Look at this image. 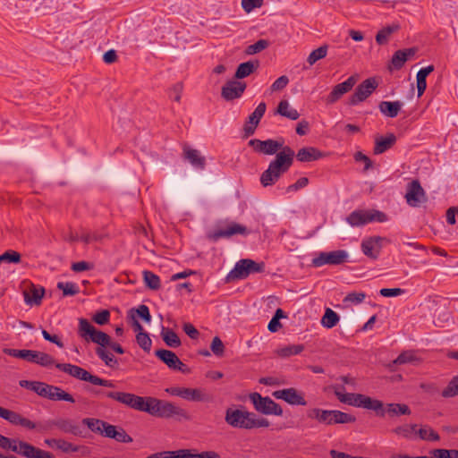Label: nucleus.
I'll return each mask as SVG.
<instances>
[{"mask_svg": "<svg viewBox=\"0 0 458 458\" xmlns=\"http://www.w3.org/2000/svg\"><path fill=\"white\" fill-rule=\"evenodd\" d=\"M378 87V81L375 77L363 81L357 86L354 93L349 98L348 105L354 106L365 101Z\"/></svg>", "mask_w": 458, "mask_h": 458, "instance_id": "obj_7", "label": "nucleus"}, {"mask_svg": "<svg viewBox=\"0 0 458 458\" xmlns=\"http://www.w3.org/2000/svg\"><path fill=\"white\" fill-rule=\"evenodd\" d=\"M82 424L86 425L92 432L101 435L105 421L95 418H85L82 420Z\"/></svg>", "mask_w": 458, "mask_h": 458, "instance_id": "obj_50", "label": "nucleus"}, {"mask_svg": "<svg viewBox=\"0 0 458 458\" xmlns=\"http://www.w3.org/2000/svg\"><path fill=\"white\" fill-rule=\"evenodd\" d=\"M27 458H55L50 452L42 450L31 445Z\"/></svg>", "mask_w": 458, "mask_h": 458, "instance_id": "obj_55", "label": "nucleus"}, {"mask_svg": "<svg viewBox=\"0 0 458 458\" xmlns=\"http://www.w3.org/2000/svg\"><path fill=\"white\" fill-rule=\"evenodd\" d=\"M294 156V151L289 146L284 147L283 151L277 153L276 158L269 163L267 169L261 174V184L267 187L276 183L292 166Z\"/></svg>", "mask_w": 458, "mask_h": 458, "instance_id": "obj_2", "label": "nucleus"}, {"mask_svg": "<svg viewBox=\"0 0 458 458\" xmlns=\"http://www.w3.org/2000/svg\"><path fill=\"white\" fill-rule=\"evenodd\" d=\"M35 364H38L45 368H50L53 366L55 367L56 363L55 359L50 354L38 351Z\"/></svg>", "mask_w": 458, "mask_h": 458, "instance_id": "obj_52", "label": "nucleus"}, {"mask_svg": "<svg viewBox=\"0 0 458 458\" xmlns=\"http://www.w3.org/2000/svg\"><path fill=\"white\" fill-rule=\"evenodd\" d=\"M210 349L217 357H222L225 352V346L222 340L218 336H215L212 340Z\"/></svg>", "mask_w": 458, "mask_h": 458, "instance_id": "obj_59", "label": "nucleus"}, {"mask_svg": "<svg viewBox=\"0 0 458 458\" xmlns=\"http://www.w3.org/2000/svg\"><path fill=\"white\" fill-rule=\"evenodd\" d=\"M99 394H102L107 398L115 400L130 408H132L137 411H141L144 397L135 395L131 393H125V392H105V391H99Z\"/></svg>", "mask_w": 458, "mask_h": 458, "instance_id": "obj_9", "label": "nucleus"}, {"mask_svg": "<svg viewBox=\"0 0 458 458\" xmlns=\"http://www.w3.org/2000/svg\"><path fill=\"white\" fill-rule=\"evenodd\" d=\"M276 113L293 121L300 117L298 111L291 107L287 100H281L279 102Z\"/></svg>", "mask_w": 458, "mask_h": 458, "instance_id": "obj_36", "label": "nucleus"}, {"mask_svg": "<svg viewBox=\"0 0 458 458\" xmlns=\"http://www.w3.org/2000/svg\"><path fill=\"white\" fill-rule=\"evenodd\" d=\"M357 78L350 76L346 81L335 85L331 92L326 97L325 102L327 105H333L340 100L344 94L349 92L356 84Z\"/></svg>", "mask_w": 458, "mask_h": 458, "instance_id": "obj_15", "label": "nucleus"}, {"mask_svg": "<svg viewBox=\"0 0 458 458\" xmlns=\"http://www.w3.org/2000/svg\"><path fill=\"white\" fill-rule=\"evenodd\" d=\"M404 198L407 204L413 208L420 207L427 200L425 191L418 180H412L408 183Z\"/></svg>", "mask_w": 458, "mask_h": 458, "instance_id": "obj_13", "label": "nucleus"}, {"mask_svg": "<svg viewBox=\"0 0 458 458\" xmlns=\"http://www.w3.org/2000/svg\"><path fill=\"white\" fill-rule=\"evenodd\" d=\"M250 400L251 401L255 410L265 415H276L282 416V407L273 401L270 397H263L259 393H252L250 394Z\"/></svg>", "mask_w": 458, "mask_h": 458, "instance_id": "obj_5", "label": "nucleus"}, {"mask_svg": "<svg viewBox=\"0 0 458 458\" xmlns=\"http://www.w3.org/2000/svg\"><path fill=\"white\" fill-rule=\"evenodd\" d=\"M417 428V424H404L394 428L393 432L406 439H412L413 437L416 436Z\"/></svg>", "mask_w": 458, "mask_h": 458, "instance_id": "obj_41", "label": "nucleus"}, {"mask_svg": "<svg viewBox=\"0 0 458 458\" xmlns=\"http://www.w3.org/2000/svg\"><path fill=\"white\" fill-rule=\"evenodd\" d=\"M5 352L14 358L22 359L31 363L36 362L38 351L27 350V349H7Z\"/></svg>", "mask_w": 458, "mask_h": 458, "instance_id": "obj_34", "label": "nucleus"}, {"mask_svg": "<svg viewBox=\"0 0 458 458\" xmlns=\"http://www.w3.org/2000/svg\"><path fill=\"white\" fill-rule=\"evenodd\" d=\"M264 0H242V6L247 13L251 12L255 8L261 7Z\"/></svg>", "mask_w": 458, "mask_h": 458, "instance_id": "obj_61", "label": "nucleus"}, {"mask_svg": "<svg viewBox=\"0 0 458 458\" xmlns=\"http://www.w3.org/2000/svg\"><path fill=\"white\" fill-rule=\"evenodd\" d=\"M143 281L148 288L150 290H158L161 286L160 278L157 275L151 271H143Z\"/></svg>", "mask_w": 458, "mask_h": 458, "instance_id": "obj_44", "label": "nucleus"}, {"mask_svg": "<svg viewBox=\"0 0 458 458\" xmlns=\"http://www.w3.org/2000/svg\"><path fill=\"white\" fill-rule=\"evenodd\" d=\"M135 315V318L137 317L140 318L142 320H144L146 323H150L151 321V315L149 312V309L147 305L141 304L138 306V308L131 309L129 310L128 316Z\"/></svg>", "mask_w": 458, "mask_h": 458, "instance_id": "obj_46", "label": "nucleus"}, {"mask_svg": "<svg viewBox=\"0 0 458 458\" xmlns=\"http://www.w3.org/2000/svg\"><path fill=\"white\" fill-rule=\"evenodd\" d=\"M379 293L384 297H395L403 294L404 290L401 288H382Z\"/></svg>", "mask_w": 458, "mask_h": 458, "instance_id": "obj_63", "label": "nucleus"}, {"mask_svg": "<svg viewBox=\"0 0 458 458\" xmlns=\"http://www.w3.org/2000/svg\"><path fill=\"white\" fill-rule=\"evenodd\" d=\"M416 436L424 441H438L439 435L429 426L423 425L420 428H417Z\"/></svg>", "mask_w": 458, "mask_h": 458, "instance_id": "obj_40", "label": "nucleus"}, {"mask_svg": "<svg viewBox=\"0 0 458 458\" xmlns=\"http://www.w3.org/2000/svg\"><path fill=\"white\" fill-rule=\"evenodd\" d=\"M383 241L385 238L380 236L364 239L360 245L363 254L371 259H377L380 254Z\"/></svg>", "mask_w": 458, "mask_h": 458, "instance_id": "obj_20", "label": "nucleus"}, {"mask_svg": "<svg viewBox=\"0 0 458 458\" xmlns=\"http://www.w3.org/2000/svg\"><path fill=\"white\" fill-rule=\"evenodd\" d=\"M403 103L402 101H381L378 105L380 113L389 118H394L401 111Z\"/></svg>", "mask_w": 458, "mask_h": 458, "instance_id": "obj_27", "label": "nucleus"}, {"mask_svg": "<svg viewBox=\"0 0 458 458\" xmlns=\"http://www.w3.org/2000/svg\"><path fill=\"white\" fill-rule=\"evenodd\" d=\"M182 398L190 402L209 403L213 400L211 394L207 393L204 388L183 387Z\"/></svg>", "mask_w": 458, "mask_h": 458, "instance_id": "obj_21", "label": "nucleus"}, {"mask_svg": "<svg viewBox=\"0 0 458 458\" xmlns=\"http://www.w3.org/2000/svg\"><path fill=\"white\" fill-rule=\"evenodd\" d=\"M183 156L195 168L204 169L206 165V159L200 155V152L197 149L190 147L183 148Z\"/></svg>", "mask_w": 458, "mask_h": 458, "instance_id": "obj_28", "label": "nucleus"}, {"mask_svg": "<svg viewBox=\"0 0 458 458\" xmlns=\"http://www.w3.org/2000/svg\"><path fill=\"white\" fill-rule=\"evenodd\" d=\"M52 427H56L64 433L72 434L74 436H80L81 431L80 427L75 425L69 419H57L51 421L47 422L44 426H40V430H48Z\"/></svg>", "mask_w": 458, "mask_h": 458, "instance_id": "obj_18", "label": "nucleus"}, {"mask_svg": "<svg viewBox=\"0 0 458 458\" xmlns=\"http://www.w3.org/2000/svg\"><path fill=\"white\" fill-rule=\"evenodd\" d=\"M46 398L52 401H65L72 403L75 402L72 394L66 393L59 386L52 385L49 386Z\"/></svg>", "mask_w": 458, "mask_h": 458, "instance_id": "obj_31", "label": "nucleus"}, {"mask_svg": "<svg viewBox=\"0 0 458 458\" xmlns=\"http://www.w3.org/2000/svg\"><path fill=\"white\" fill-rule=\"evenodd\" d=\"M160 335L163 341L168 347L177 348L182 344L177 334L168 327H162Z\"/></svg>", "mask_w": 458, "mask_h": 458, "instance_id": "obj_35", "label": "nucleus"}, {"mask_svg": "<svg viewBox=\"0 0 458 458\" xmlns=\"http://www.w3.org/2000/svg\"><path fill=\"white\" fill-rule=\"evenodd\" d=\"M385 411L391 417L400 415H410L411 413L410 407L405 403H387L385 408Z\"/></svg>", "mask_w": 458, "mask_h": 458, "instance_id": "obj_38", "label": "nucleus"}, {"mask_svg": "<svg viewBox=\"0 0 458 458\" xmlns=\"http://www.w3.org/2000/svg\"><path fill=\"white\" fill-rule=\"evenodd\" d=\"M165 401L159 400L154 397L144 398L143 405L140 411H145L152 416H162L163 408Z\"/></svg>", "mask_w": 458, "mask_h": 458, "instance_id": "obj_26", "label": "nucleus"}, {"mask_svg": "<svg viewBox=\"0 0 458 458\" xmlns=\"http://www.w3.org/2000/svg\"><path fill=\"white\" fill-rule=\"evenodd\" d=\"M273 396L284 400L291 405L305 406L307 404L303 394L293 387L275 391Z\"/></svg>", "mask_w": 458, "mask_h": 458, "instance_id": "obj_17", "label": "nucleus"}, {"mask_svg": "<svg viewBox=\"0 0 458 458\" xmlns=\"http://www.w3.org/2000/svg\"><path fill=\"white\" fill-rule=\"evenodd\" d=\"M20 261L21 254L15 250H7L0 255V264L3 262L19 263Z\"/></svg>", "mask_w": 458, "mask_h": 458, "instance_id": "obj_56", "label": "nucleus"}, {"mask_svg": "<svg viewBox=\"0 0 458 458\" xmlns=\"http://www.w3.org/2000/svg\"><path fill=\"white\" fill-rule=\"evenodd\" d=\"M431 454L436 458H458V450L456 449H434Z\"/></svg>", "mask_w": 458, "mask_h": 458, "instance_id": "obj_54", "label": "nucleus"}, {"mask_svg": "<svg viewBox=\"0 0 458 458\" xmlns=\"http://www.w3.org/2000/svg\"><path fill=\"white\" fill-rule=\"evenodd\" d=\"M250 233V230L240 224L237 223H230L226 227L220 228L217 230H215L214 232L208 233V237L209 240L213 242H216L221 238H230L233 235L235 234H241V235H248Z\"/></svg>", "mask_w": 458, "mask_h": 458, "instance_id": "obj_14", "label": "nucleus"}, {"mask_svg": "<svg viewBox=\"0 0 458 458\" xmlns=\"http://www.w3.org/2000/svg\"><path fill=\"white\" fill-rule=\"evenodd\" d=\"M269 43L266 39H259L252 45L247 47L245 52L247 55H254L261 52L268 47Z\"/></svg>", "mask_w": 458, "mask_h": 458, "instance_id": "obj_53", "label": "nucleus"}, {"mask_svg": "<svg viewBox=\"0 0 458 458\" xmlns=\"http://www.w3.org/2000/svg\"><path fill=\"white\" fill-rule=\"evenodd\" d=\"M303 350L304 346L302 344H293L278 348L276 351V353L282 358H287L292 355H297L301 353Z\"/></svg>", "mask_w": 458, "mask_h": 458, "instance_id": "obj_43", "label": "nucleus"}, {"mask_svg": "<svg viewBox=\"0 0 458 458\" xmlns=\"http://www.w3.org/2000/svg\"><path fill=\"white\" fill-rule=\"evenodd\" d=\"M161 418H174L178 420H190V415L186 410L174 404L173 403L165 401Z\"/></svg>", "mask_w": 458, "mask_h": 458, "instance_id": "obj_25", "label": "nucleus"}, {"mask_svg": "<svg viewBox=\"0 0 458 458\" xmlns=\"http://www.w3.org/2000/svg\"><path fill=\"white\" fill-rule=\"evenodd\" d=\"M323 153L314 147H305L296 154V158L300 162H311L323 157Z\"/></svg>", "mask_w": 458, "mask_h": 458, "instance_id": "obj_29", "label": "nucleus"}, {"mask_svg": "<svg viewBox=\"0 0 458 458\" xmlns=\"http://www.w3.org/2000/svg\"><path fill=\"white\" fill-rule=\"evenodd\" d=\"M417 53L416 47H410L405 49L397 50L394 53L391 59L390 69L400 70L407 60L413 57Z\"/></svg>", "mask_w": 458, "mask_h": 458, "instance_id": "obj_23", "label": "nucleus"}, {"mask_svg": "<svg viewBox=\"0 0 458 458\" xmlns=\"http://www.w3.org/2000/svg\"><path fill=\"white\" fill-rule=\"evenodd\" d=\"M339 315L330 308H327L321 318V325L326 328H333L339 322Z\"/></svg>", "mask_w": 458, "mask_h": 458, "instance_id": "obj_42", "label": "nucleus"}, {"mask_svg": "<svg viewBox=\"0 0 458 458\" xmlns=\"http://www.w3.org/2000/svg\"><path fill=\"white\" fill-rule=\"evenodd\" d=\"M416 360L417 358L412 352H403L394 360V363L402 365L405 363H413Z\"/></svg>", "mask_w": 458, "mask_h": 458, "instance_id": "obj_58", "label": "nucleus"}, {"mask_svg": "<svg viewBox=\"0 0 458 458\" xmlns=\"http://www.w3.org/2000/svg\"><path fill=\"white\" fill-rule=\"evenodd\" d=\"M248 144L254 149L255 152L269 156L279 153L278 150H283V148L285 147L284 146V140L283 138L278 140L268 139L266 140L252 139L249 141Z\"/></svg>", "mask_w": 458, "mask_h": 458, "instance_id": "obj_8", "label": "nucleus"}, {"mask_svg": "<svg viewBox=\"0 0 458 458\" xmlns=\"http://www.w3.org/2000/svg\"><path fill=\"white\" fill-rule=\"evenodd\" d=\"M396 141L394 133L387 134L386 137H377L375 140L374 154L379 155L391 148Z\"/></svg>", "mask_w": 458, "mask_h": 458, "instance_id": "obj_30", "label": "nucleus"}, {"mask_svg": "<svg viewBox=\"0 0 458 458\" xmlns=\"http://www.w3.org/2000/svg\"><path fill=\"white\" fill-rule=\"evenodd\" d=\"M348 252L344 250H337L329 252H320L312 259V265L319 267L324 265H341L348 261Z\"/></svg>", "mask_w": 458, "mask_h": 458, "instance_id": "obj_10", "label": "nucleus"}, {"mask_svg": "<svg viewBox=\"0 0 458 458\" xmlns=\"http://www.w3.org/2000/svg\"><path fill=\"white\" fill-rule=\"evenodd\" d=\"M400 29L401 26L397 22H394L390 25L382 28L380 30L377 31L376 35V42L380 46L386 44L388 42L390 36L393 33L397 32Z\"/></svg>", "mask_w": 458, "mask_h": 458, "instance_id": "obj_32", "label": "nucleus"}, {"mask_svg": "<svg viewBox=\"0 0 458 458\" xmlns=\"http://www.w3.org/2000/svg\"><path fill=\"white\" fill-rule=\"evenodd\" d=\"M109 319L110 312L108 310H101L96 312L92 317V320L100 326L107 324L109 322Z\"/></svg>", "mask_w": 458, "mask_h": 458, "instance_id": "obj_57", "label": "nucleus"}, {"mask_svg": "<svg viewBox=\"0 0 458 458\" xmlns=\"http://www.w3.org/2000/svg\"><path fill=\"white\" fill-rule=\"evenodd\" d=\"M364 409L374 411L377 415L380 417H384L386 414L384 403L381 401L372 399L369 396H367Z\"/></svg>", "mask_w": 458, "mask_h": 458, "instance_id": "obj_45", "label": "nucleus"}, {"mask_svg": "<svg viewBox=\"0 0 458 458\" xmlns=\"http://www.w3.org/2000/svg\"><path fill=\"white\" fill-rule=\"evenodd\" d=\"M327 46L323 45L319 47L318 48L313 50L308 56L307 62L311 66L318 60H321L327 56Z\"/></svg>", "mask_w": 458, "mask_h": 458, "instance_id": "obj_49", "label": "nucleus"}, {"mask_svg": "<svg viewBox=\"0 0 458 458\" xmlns=\"http://www.w3.org/2000/svg\"><path fill=\"white\" fill-rule=\"evenodd\" d=\"M356 421V418L349 413L338 410L321 409L319 423L325 426L334 424H346Z\"/></svg>", "mask_w": 458, "mask_h": 458, "instance_id": "obj_11", "label": "nucleus"}, {"mask_svg": "<svg viewBox=\"0 0 458 458\" xmlns=\"http://www.w3.org/2000/svg\"><path fill=\"white\" fill-rule=\"evenodd\" d=\"M49 386H50V385H48V384L36 381L33 392H35L38 395L46 398L47 391L49 389Z\"/></svg>", "mask_w": 458, "mask_h": 458, "instance_id": "obj_64", "label": "nucleus"}, {"mask_svg": "<svg viewBox=\"0 0 458 458\" xmlns=\"http://www.w3.org/2000/svg\"><path fill=\"white\" fill-rule=\"evenodd\" d=\"M136 342L145 352H149L152 346V340L146 332H140L136 335Z\"/></svg>", "mask_w": 458, "mask_h": 458, "instance_id": "obj_51", "label": "nucleus"}, {"mask_svg": "<svg viewBox=\"0 0 458 458\" xmlns=\"http://www.w3.org/2000/svg\"><path fill=\"white\" fill-rule=\"evenodd\" d=\"M246 89V83L238 81L235 80H232L227 81L221 90L222 98L226 101H232L233 99L239 98L243 94Z\"/></svg>", "mask_w": 458, "mask_h": 458, "instance_id": "obj_19", "label": "nucleus"}, {"mask_svg": "<svg viewBox=\"0 0 458 458\" xmlns=\"http://www.w3.org/2000/svg\"><path fill=\"white\" fill-rule=\"evenodd\" d=\"M267 109L265 102H261L258 105L255 110L250 114L248 120L243 125L244 137L248 138L254 134L257 127L259 124L261 118L263 117Z\"/></svg>", "mask_w": 458, "mask_h": 458, "instance_id": "obj_16", "label": "nucleus"}, {"mask_svg": "<svg viewBox=\"0 0 458 458\" xmlns=\"http://www.w3.org/2000/svg\"><path fill=\"white\" fill-rule=\"evenodd\" d=\"M289 83V79L286 75H282L277 78L271 85V91H279L284 89Z\"/></svg>", "mask_w": 458, "mask_h": 458, "instance_id": "obj_62", "label": "nucleus"}, {"mask_svg": "<svg viewBox=\"0 0 458 458\" xmlns=\"http://www.w3.org/2000/svg\"><path fill=\"white\" fill-rule=\"evenodd\" d=\"M252 417L253 412L228 408L225 411V420L234 428L251 429Z\"/></svg>", "mask_w": 458, "mask_h": 458, "instance_id": "obj_6", "label": "nucleus"}, {"mask_svg": "<svg viewBox=\"0 0 458 458\" xmlns=\"http://www.w3.org/2000/svg\"><path fill=\"white\" fill-rule=\"evenodd\" d=\"M155 355L170 369L177 370L184 374L189 373L190 371V369L182 363L177 355L172 351L159 349L155 352Z\"/></svg>", "mask_w": 458, "mask_h": 458, "instance_id": "obj_12", "label": "nucleus"}, {"mask_svg": "<svg viewBox=\"0 0 458 458\" xmlns=\"http://www.w3.org/2000/svg\"><path fill=\"white\" fill-rule=\"evenodd\" d=\"M57 288L63 292L64 296H74L80 292L78 284L73 282H58Z\"/></svg>", "mask_w": 458, "mask_h": 458, "instance_id": "obj_47", "label": "nucleus"}, {"mask_svg": "<svg viewBox=\"0 0 458 458\" xmlns=\"http://www.w3.org/2000/svg\"><path fill=\"white\" fill-rule=\"evenodd\" d=\"M258 67L259 62H256V64L251 61L242 63L236 69L234 78L238 80L246 78L250 75Z\"/></svg>", "mask_w": 458, "mask_h": 458, "instance_id": "obj_37", "label": "nucleus"}, {"mask_svg": "<svg viewBox=\"0 0 458 458\" xmlns=\"http://www.w3.org/2000/svg\"><path fill=\"white\" fill-rule=\"evenodd\" d=\"M365 297H366V294L364 293L352 292V293H348L344 297V302L359 304V303H361L365 300Z\"/></svg>", "mask_w": 458, "mask_h": 458, "instance_id": "obj_60", "label": "nucleus"}, {"mask_svg": "<svg viewBox=\"0 0 458 458\" xmlns=\"http://www.w3.org/2000/svg\"><path fill=\"white\" fill-rule=\"evenodd\" d=\"M102 436L113 438L121 443H131L132 438L125 432L124 429L120 428L117 430L116 427L105 421V426L102 427Z\"/></svg>", "mask_w": 458, "mask_h": 458, "instance_id": "obj_22", "label": "nucleus"}, {"mask_svg": "<svg viewBox=\"0 0 458 458\" xmlns=\"http://www.w3.org/2000/svg\"><path fill=\"white\" fill-rule=\"evenodd\" d=\"M265 268L263 262L257 263L250 259H242L236 262L234 267L228 273L227 281L242 280L247 278L250 274L262 273Z\"/></svg>", "mask_w": 458, "mask_h": 458, "instance_id": "obj_4", "label": "nucleus"}, {"mask_svg": "<svg viewBox=\"0 0 458 458\" xmlns=\"http://www.w3.org/2000/svg\"><path fill=\"white\" fill-rule=\"evenodd\" d=\"M45 294V289L42 286L30 284V287L23 292L24 301L30 306H38Z\"/></svg>", "mask_w": 458, "mask_h": 458, "instance_id": "obj_24", "label": "nucleus"}, {"mask_svg": "<svg viewBox=\"0 0 458 458\" xmlns=\"http://www.w3.org/2000/svg\"><path fill=\"white\" fill-rule=\"evenodd\" d=\"M10 446L12 447H8V450H11L16 453L17 454L24 458H27V455L31 447V444H29L22 440L10 438Z\"/></svg>", "mask_w": 458, "mask_h": 458, "instance_id": "obj_39", "label": "nucleus"}, {"mask_svg": "<svg viewBox=\"0 0 458 458\" xmlns=\"http://www.w3.org/2000/svg\"><path fill=\"white\" fill-rule=\"evenodd\" d=\"M369 211L354 210L347 217V223L352 226H362L369 223Z\"/></svg>", "mask_w": 458, "mask_h": 458, "instance_id": "obj_33", "label": "nucleus"}, {"mask_svg": "<svg viewBox=\"0 0 458 458\" xmlns=\"http://www.w3.org/2000/svg\"><path fill=\"white\" fill-rule=\"evenodd\" d=\"M441 395L445 398H452L458 395V375L454 376L443 389Z\"/></svg>", "mask_w": 458, "mask_h": 458, "instance_id": "obj_48", "label": "nucleus"}, {"mask_svg": "<svg viewBox=\"0 0 458 458\" xmlns=\"http://www.w3.org/2000/svg\"><path fill=\"white\" fill-rule=\"evenodd\" d=\"M78 334L86 342H92L99 345L96 348V354L106 366L113 368L118 364L114 356L105 349L106 344H109L110 336L107 334L98 330L86 318L79 319Z\"/></svg>", "mask_w": 458, "mask_h": 458, "instance_id": "obj_1", "label": "nucleus"}, {"mask_svg": "<svg viewBox=\"0 0 458 458\" xmlns=\"http://www.w3.org/2000/svg\"><path fill=\"white\" fill-rule=\"evenodd\" d=\"M55 368L75 378L89 382L95 386H102L109 388H114L115 386L112 380L104 379L98 376L92 375L86 369L77 365L70 363H57L55 364Z\"/></svg>", "mask_w": 458, "mask_h": 458, "instance_id": "obj_3", "label": "nucleus"}]
</instances>
